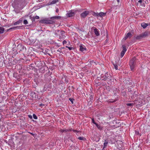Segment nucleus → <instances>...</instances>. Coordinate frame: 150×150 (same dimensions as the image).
<instances>
[{
    "label": "nucleus",
    "mask_w": 150,
    "mask_h": 150,
    "mask_svg": "<svg viewBox=\"0 0 150 150\" xmlns=\"http://www.w3.org/2000/svg\"><path fill=\"white\" fill-rule=\"evenodd\" d=\"M40 22L41 23L48 24H53L54 23V21L52 20L45 19L40 21Z\"/></svg>",
    "instance_id": "1"
},
{
    "label": "nucleus",
    "mask_w": 150,
    "mask_h": 150,
    "mask_svg": "<svg viewBox=\"0 0 150 150\" xmlns=\"http://www.w3.org/2000/svg\"><path fill=\"white\" fill-rule=\"evenodd\" d=\"M111 76L108 75V73H105L104 75H102L101 76L102 80H106L108 79H111Z\"/></svg>",
    "instance_id": "2"
},
{
    "label": "nucleus",
    "mask_w": 150,
    "mask_h": 150,
    "mask_svg": "<svg viewBox=\"0 0 150 150\" xmlns=\"http://www.w3.org/2000/svg\"><path fill=\"white\" fill-rule=\"evenodd\" d=\"M135 59V58H132L130 61L129 65L130 67L131 70L132 71L134 67V61Z\"/></svg>",
    "instance_id": "3"
},
{
    "label": "nucleus",
    "mask_w": 150,
    "mask_h": 150,
    "mask_svg": "<svg viewBox=\"0 0 150 150\" xmlns=\"http://www.w3.org/2000/svg\"><path fill=\"white\" fill-rule=\"evenodd\" d=\"M75 12L74 10L70 11L67 14V16L69 17H72L75 14Z\"/></svg>",
    "instance_id": "4"
},
{
    "label": "nucleus",
    "mask_w": 150,
    "mask_h": 150,
    "mask_svg": "<svg viewBox=\"0 0 150 150\" xmlns=\"http://www.w3.org/2000/svg\"><path fill=\"white\" fill-rule=\"evenodd\" d=\"M122 47L123 50L121 53V56L122 57L123 56L125 53L127 51V49H126V47L125 45H123Z\"/></svg>",
    "instance_id": "5"
},
{
    "label": "nucleus",
    "mask_w": 150,
    "mask_h": 150,
    "mask_svg": "<svg viewBox=\"0 0 150 150\" xmlns=\"http://www.w3.org/2000/svg\"><path fill=\"white\" fill-rule=\"evenodd\" d=\"M132 36V34L131 33L129 32L125 36L124 38L123 39L125 40H126L128 38H130Z\"/></svg>",
    "instance_id": "6"
},
{
    "label": "nucleus",
    "mask_w": 150,
    "mask_h": 150,
    "mask_svg": "<svg viewBox=\"0 0 150 150\" xmlns=\"http://www.w3.org/2000/svg\"><path fill=\"white\" fill-rule=\"evenodd\" d=\"M79 47L80 50L82 52H83L86 50V48L85 46L82 44L80 45Z\"/></svg>",
    "instance_id": "7"
},
{
    "label": "nucleus",
    "mask_w": 150,
    "mask_h": 150,
    "mask_svg": "<svg viewBox=\"0 0 150 150\" xmlns=\"http://www.w3.org/2000/svg\"><path fill=\"white\" fill-rule=\"evenodd\" d=\"M59 0H53L51 2H49L47 3L48 5L54 4L58 2Z\"/></svg>",
    "instance_id": "8"
},
{
    "label": "nucleus",
    "mask_w": 150,
    "mask_h": 150,
    "mask_svg": "<svg viewBox=\"0 0 150 150\" xmlns=\"http://www.w3.org/2000/svg\"><path fill=\"white\" fill-rule=\"evenodd\" d=\"M88 11H85L82 13L81 16L82 17L84 18L88 14Z\"/></svg>",
    "instance_id": "9"
},
{
    "label": "nucleus",
    "mask_w": 150,
    "mask_h": 150,
    "mask_svg": "<svg viewBox=\"0 0 150 150\" xmlns=\"http://www.w3.org/2000/svg\"><path fill=\"white\" fill-rule=\"evenodd\" d=\"M94 31L95 34L97 36H98L100 35V33L99 31L97 28H95L94 29Z\"/></svg>",
    "instance_id": "10"
},
{
    "label": "nucleus",
    "mask_w": 150,
    "mask_h": 150,
    "mask_svg": "<svg viewBox=\"0 0 150 150\" xmlns=\"http://www.w3.org/2000/svg\"><path fill=\"white\" fill-rule=\"evenodd\" d=\"M22 21H23V19H20L18 21L15 22L14 23V25L19 24L20 23L22 22Z\"/></svg>",
    "instance_id": "11"
},
{
    "label": "nucleus",
    "mask_w": 150,
    "mask_h": 150,
    "mask_svg": "<svg viewBox=\"0 0 150 150\" xmlns=\"http://www.w3.org/2000/svg\"><path fill=\"white\" fill-rule=\"evenodd\" d=\"M108 144V141L107 140H105L104 142L103 143V146H104V147H106L107 146Z\"/></svg>",
    "instance_id": "12"
},
{
    "label": "nucleus",
    "mask_w": 150,
    "mask_h": 150,
    "mask_svg": "<svg viewBox=\"0 0 150 150\" xmlns=\"http://www.w3.org/2000/svg\"><path fill=\"white\" fill-rule=\"evenodd\" d=\"M105 14L106 13H104L102 12H100V13H98L99 16H100L101 17L104 16H105Z\"/></svg>",
    "instance_id": "13"
},
{
    "label": "nucleus",
    "mask_w": 150,
    "mask_h": 150,
    "mask_svg": "<svg viewBox=\"0 0 150 150\" xmlns=\"http://www.w3.org/2000/svg\"><path fill=\"white\" fill-rule=\"evenodd\" d=\"M61 18V17L60 16H54L52 17L51 18V19H60Z\"/></svg>",
    "instance_id": "14"
},
{
    "label": "nucleus",
    "mask_w": 150,
    "mask_h": 150,
    "mask_svg": "<svg viewBox=\"0 0 150 150\" xmlns=\"http://www.w3.org/2000/svg\"><path fill=\"white\" fill-rule=\"evenodd\" d=\"M148 25V24L146 23H143L141 24L142 26L144 28H145Z\"/></svg>",
    "instance_id": "15"
},
{
    "label": "nucleus",
    "mask_w": 150,
    "mask_h": 150,
    "mask_svg": "<svg viewBox=\"0 0 150 150\" xmlns=\"http://www.w3.org/2000/svg\"><path fill=\"white\" fill-rule=\"evenodd\" d=\"M96 125V126L97 127L98 129H99V130H100L102 129L103 127L102 126H101L100 125H98V124H97Z\"/></svg>",
    "instance_id": "16"
},
{
    "label": "nucleus",
    "mask_w": 150,
    "mask_h": 150,
    "mask_svg": "<svg viewBox=\"0 0 150 150\" xmlns=\"http://www.w3.org/2000/svg\"><path fill=\"white\" fill-rule=\"evenodd\" d=\"M4 31V28L3 27H0V33H2Z\"/></svg>",
    "instance_id": "17"
},
{
    "label": "nucleus",
    "mask_w": 150,
    "mask_h": 150,
    "mask_svg": "<svg viewBox=\"0 0 150 150\" xmlns=\"http://www.w3.org/2000/svg\"><path fill=\"white\" fill-rule=\"evenodd\" d=\"M141 35L142 37L143 38L146 37L147 35V33H143Z\"/></svg>",
    "instance_id": "18"
},
{
    "label": "nucleus",
    "mask_w": 150,
    "mask_h": 150,
    "mask_svg": "<svg viewBox=\"0 0 150 150\" xmlns=\"http://www.w3.org/2000/svg\"><path fill=\"white\" fill-rule=\"evenodd\" d=\"M143 38V37H142V36H141V34L140 35H139L137 36L136 38V39L137 40H139V39H141V38Z\"/></svg>",
    "instance_id": "19"
},
{
    "label": "nucleus",
    "mask_w": 150,
    "mask_h": 150,
    "mask_svg": "<svg viewBox=\"0 0 150 150\" xmlns=\"http://www.w3.org/2000/svg\"><path fill=\"white\" fill-rule=\"evenodd\" d=\"M68 130L65 129H61L60 130V132H67Z\"/></svg>",
    "instance_id": "20"
},
{
    "label": "nucleus",
    "mask_w": 150,
    "mask_h": 150,
    "mask_svg": "<svg viewBox=\"0 0 150 150\" xmlns=\"http://www.w3.org/2000/svg\"><path fill=\"white\" fill-rule=\"evenodd\" d=\"M93 15L95 16H98V13L94 12L93 13Z\"/></svg>",
    "instance_id": "21"
},
{
    "label": "nucleus",
    "mask_w": 150,
    "mask_h": 150,
    "mask_svg": "<svg viewBox=\"0 0 150 150\" xmlns=\"http://www.w3.org/2000/svg\"><path fill=\"white\" fill-rule=\"evenodd\" d=\"M134 104V103H127V106H132Z\"/></svg>",
    "instance_id": "22"
},
{
    "label": "nucleus",
    "mask_w": 150,
    "mask_h": 150,
    "mask_svg": "<svg viewBox=\"0 0 150 150\" xmlns=\"http://www.w3.org/2000/svg\"><path fill=\"white\" fill-rule=\"evenodd\" d=\"M144 0H139L138 1V2L140 3L141 4H142V3H144ZM145 3H146L145 1H144Z\"/></svg>",
    "instance_id": "23"
},
{
    "label": "nucleus",
    "mask_w": 150,
    "mask_h": 150,
    "mask_svg": "<svg viewBox=\"0 0 150 150\" xmlns=\"http://www.w3.org/2000/svg\"><path fill=\"white\" fill-rule=\"evenodd\" d=\"M23 23L24 24H28V23L27 20H25L23 21Z\"/></svg>",
    "instance_id": "24"
},
{
    "label": "nucleus",
    "mask_w": 150,
    "mask_h": 150,
    "mask_svg": "<svg viewBox=\"0 0 150 150\" xmlns=\"http://www.w3.org/2000/svg\"><path fill=\"white\" fill-rule=\"evenodd\" d=\"M66 47L68 48L69 50H71L73 49L72 47H68L67 46H66Z\"/></svg>",
    "instance_id": "25"
},
{
    "label": "nucleus",
    "mask_w": 150,
    "mask_h": 150,
    "mask_svg": "<svg viewBox=\"0 0 150 150\" xmlns=\"http://www.w3.org/2000/svg\"><path fill=\"white\" fill-rule=\"evenodd\" d=\"M33 118L35 119H37V117L36 116V115H35L34 114H33Z\"/></svg>",
    "instance_id": "26"
},
{
    "label": "nucleus",
    "mask_w": 150,
    "mask_h": 150,
    "mask_svg": "<svg viewBox=\"0 0 150 150\" xmlns=\"http://www.w3.org/2000/svg\"><path fill=\"white\" fill-rule=\"evenodd\" d=\"M115 102V100H114L112 99H110L109 100V102L110 103H113Z\"/></svg>",
    "instance_id": "27"
},
{
    "label": "nucleus",
    "mask_w": 150,
    "mask_h": 150,
    "mask_svg": "<svg viewBox=\"0 0 150 150\" xmlns=\"http://www.w3.org/2000/svg\"><path fill=\"white\" fill-rule=\"evenodd\" d=\"M92 123H93L94 124H95V125H96L97 124L95 122L94 120L93 119H92Z\"/></svg>",
    "instance_id": "28"
},
{
    "label": "nucleus",
    "mask_w": 150,
    "mask_h": 150,
    "mask_svg": "<svg viewBox=\"0 0 150 150\" xmlns=\"http://www.w3.org/2000/svg\"><path fill=\"white\" fill-rule=\"evenodd\" d=\"M32 18H33L34 19L35 18V19H38V16H33L32 17Z\"/></svg>",
    "instance_id": "29"
},
{
    "label": "nucleus",
    "mask_w": 150,
    "mask_h": 150,
    "mask_svg": "<svg viewBox=\"0 0 150 150\" xmlns=\"http://www.w3.org/2000/svg\"><path fill=\"white\" fill-rule=\"evenodd\" d=\"M78 139L80 140H83L84 138L81 137H78Z\"/></svg>",
    "instance_id": "30"
},
{
    "label": "nucleus",
    "mask_w": 150,
    "mask_h": 150,
    "mask_svg": "<svg viewBox=\"0 0 150 150\" xmlns=\"http://www.w3.org/2000/svg\"><path fill=\"white\" fill-rule=\"evenodd\" d=\"M115 69H116V70H117L118 69V66L116 65H115Z\"/></svg>",
    "instance_id": "31"
},
{
    "label": "nucleus",
    "mask_w": 150,
    "mask_h": 150,
    "mask_svg": "<svg viewBox=\"0 0 150 150\" xmlns=\"http://www.w3.org/2000/svg\"><path fill=\"white\" fill-rule=\"evenodd\" d=\"M66 41H65V40H64L63 42V44H64L65 43H66Z\"/></svg>",
    "instance_id": "32"
},
{
    "label": "nucleus",
    "mask_w": 150,
    "mask_h": 150,
    "mask_svg": "<svg viewBox=\"0 0 150 150\" xmlns=\"http://www.w3.org/2000/svg\"><path fill=\"white\" fill-rule=\"evenodd\" d=\"M59 12V9H57L56 10V12L57 13H58Z\"/></svg>",
    "instance_id": "33"
},
{
    "label": "nucleus",
    "mask_w": 150,
    "mask_h": 150,
    "mask_svg": "<svg viewBox=\"0 0 150 150\" xmlns=\"http://www.w3.org/2000/svg\"><path fill=\"white\" fill-rule=\"evenodd\" d=\"M42 105H44V104H40V106H42Z\"/></svg>",
    "instance_id": "34"
},
{
    "label": "nucleus",
    "mask_w": 150,
    "mask_h": 150,
    "mask_svg": "<svg viewBox=\"0 0 150 150\" xmlns=\"http://www.w3.org/2000/svg\"><path fill=\"white\" fill-rule=\"evenodd\" d=\"M61 49H58V50H57V51H58V52H60V51H61Z\"/></svg>",
    "instance_id": "35"
},
{
    "label": "nucleus",
    "mask_w": 150,
    "mask_h": 150,
    "mask_svg": "<svg viewBox=\"0 0 150 150\" xmlns=\"http://www.w3.org/2000/svg\"><path fill=\"white\" fill-rule=\"evenodd\" d=\"M65 37V36L64 35L62 36V38H64Z\"/></svg>",
    "instance_id": "36"
},
{
    "label": "nucleus",
    "mask_w": 150,
    "mask_h": 150,
    "mask_svg": "<svg viewBox=\"0 0 150 150\" xmlns=\"http://www.w3.org/2000/svg\"><path fill=\"white\" fill-rule=\"evenodd\" d=\"M39 68L40 69H43V66H42V67L41 68H40L39 67Z\"/></svg>",
    "instance_id": "37"
},
{
    "label": "nucleus",
    "mask_w": 150,
    "mask_h": 150,
    "mask_svg": "<svg viewBox=\"0 0 150 150\" xmlns=\"http://www.w3.org/2000/svg\"><path fill=\"white\" fill-rule=\"evenodd\" d=\"M29 117L30 118H32V116H29Z\"/></svg>",
    "instance_id": "38"
},
{
    "label": "nucleus",
    "mask_w": 150,
    "mask_h": 150,
    "mask_svg": "<svg viewBox=\"0 0 150 150\" xmlns=\"http://www.w3.org/2000/svg\"><path fill=\"white\" fill-rule=\"evenodd\" d=\"M48 54L49 55V54L48 53H47V52H46L45 54Z\"/></svg>",
    "instance_id": "39"
},
{
    "label": "nucleus",
    "mask_w": 150,
    "mask_h": 150,
    "mask_svg": "<svg viewBox=\"0 0 150 150\" xmlns=\"http://www.w3.org/2000/svg\"><path fill=\"white\" fill-rule=\"evenodd\" d=\"M14 28H11V29H14Z\"/></svg>",
    "instance_id": "40"
},
{
    "label": "nucleus",
    "mask_w": 150,
    "mask_h": 150,
    "mask_svg": "<svg viewBox=\"0 0 150 150\" xmlns=\"http://www.w3.org/2000/svg\"><path fill=\"white\" fill-rule=\"evenodd\" d=\"M49 50H48V49H47V52H48V51H49Z\"/></svg>",
    "instance_id": "41"
},
{
    "label": "nucleus",
    "mask_w": 150,
    "mask_h": 150,
    "mask_svg": "<svg viewBox=\"0 0 150 150\" xmlns=\"http://www.w3.org/2000/svg\"><path fill=\"white\" fill-rule=\"evenodd\" d=\"M117 1L118 2H119V0H117Z\"/></svg>",
    "instance_id": "42"
},
{
    "label": "nucleus",
    "mask_w": 150,
    "mask_h": 150,
    "mask_svg": "<svg viewBox=\"0 0 150 150\" xmlns=\"http://www.w3.org/2000/svg\"><path fill=\"white\" fill-rule=\"evenodd\" d=\"M31 16H32V15H31L30 16V18L32 17Z\"/></svg>",
    "instance_id": "43"
},
{
    "label": "nucleus",
    "mask_w": 150,
    "mask_h": 150,
    "mask_svg": "<svg viewBox=\"0 0 150 150\" xmlns=\"http://www.w3.org/2000/svg\"><path fill=\"white\" fill-rule=\"evenodd\" d=\"M76 130H74V132H76Z\"/></svg>",
    "instance_id": "44"
},
{
    "label": "nucleus",
    "mask_w": 150,
    "mask_h": 150,
    "mask_svg": "<svg viewBox=\"0 0 150 150\" xmlns=\"http://www.w3.org/2000/svg\"><path fill=\"white\" fill-rule=\"evenodd\" d=\"M40 64H42V63H40Z\"/></svg>",
    "instance_id": "45"
},
{
    "label": "nucleus",
    "mask_w": 150,
    "mask_h": 150,
    "mask_svg": "<svg viewBox=\"0 0 150 150\" xmlns=\"http://www.w3.org/2000/svg\"><path fill=\"white\" fill-rule=\"evenodd\" d=\"M113 143L112 142H111V143H112V144H113Z\"/></svg>",
    "instance_id": "46"
},
{
    "label": "nucleus",
    "mask_w": 150,
    "mask_h": 150,
    "mask_svg": "<svg viewBox=\"0 0 150 150\" xmlns=\"http://www.w3.org/2000/svg\"><path fill=\"white\" fill-rule=\"evenodd\" d=\"M39 18V17L38 16V19Z\"/></svg>",
    "instance_id": "47"
},
{
    "label": "nucleus",
    "mask_w": 150,
    "mask_h": 150,
    "mask_svg": "<svg viewBox=\"0 0 150 150\" xmlns=\"http://www.w3.org/2000/svg\"><path fill=\"white\" fill-rule=\"evenodd\" d=\"M61 36H60V38H61Z\"/></svg>",
    "instance_id": "48"
},
{
    "label": "nucleus",
    "mask_w": 150,
    "mask_h": 150,
    "mask_svg": "<svg viewBox=\"0 0 150 150\" xmlns=\"http://www.w3.org/2000/svg\"><path fill=\"white\" fill-rule=\"evenodd\" d=\"M69 100L71 101V100H70V98L69 99Z\"/></svg>",
    "instance_id": "49"
},
{
    "label": "nucleus",
    "mask_w": 150,
    "mask_h": 150,
    "mask_svg": "<svg viewBox=\"0 0 150 150\" xmlns=\"http://www.w3.org/2000/svg\"><path fill=\"white\" fill-rule=\"evenodd\" d=\"M33 134V136H34V134Z\"/></svg>",
    "instance_id": "50"
},
{
    "label": "nucleus",
    "mask_w": 150,
    "mask_h": 150,
    "mask_svg": "<svg viewBox=\"0 0 150 150\" xmlns=\"http://www.w3.org/2000/svg\"><path fill=\"white\" fill-rule=\"evenodd\" d=\"M149 1H150V0H149Z\"/></svg>",
    "instance_id": "51"
}]
</instances>
